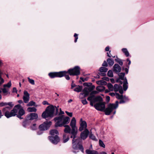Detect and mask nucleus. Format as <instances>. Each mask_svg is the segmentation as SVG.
<instances>
[{
    "label": "nucleus",
    "mask_w": 154,
    "mask_h": 154,
    "mask_svg": "<svg viewBox=\"0 0 154 154\" xmlns=\"http://www.w3.org/2000/svg\"><path fill=\"white\" fill-rule=\"evenodd\" d=\"M76 121L75 118L73 117L70 124L72 129L71 134L72 135L71 136V138H73V139L72 141L73 152L74 153H76L78 152L79 149H80L83 153L84 151L83 146L79 143H77V140L75 139L76 137L77 132V129L76 127Z\"/></svg>",
    "instance_id": "nucleus-1"
},
{
    "label": "nucleus",
    "mask_w": 154,
    "mask_h": 154,
    "mask_svg": "<svg viewBox=\"0 0 154 154\" xmlns=\"http://www.w3.org/2000/svg\"><path fill=\"white\" fill-rule=\"evenodd\" d=\"M12 107L7 106L3 109L2 111L4 113L5 116L8 118L17 115L18 117L21 119V116L25 113L22 107L20 104L14 106L13 109L10 111Z\"/></svg>",
    "instance_id": "nucleus-2"
},
{
    "label": "nucleus",
    "mask_w": 154,
    "mask_h": 154,
    "mask_svg": "<svg viewBox=\"0 0 154 154\" xmlns=\"http://www.w3.org/2000/svg\"><path fill=\"white\" fill-rule=\"evenodd\" d=\"M59 106L57 107L54 106L53 105H50L48 106L45 111L42 114V117L43 118H46L49 117H52L53 116L54 112L56 108V112L57 114L58 112Z\"/></svg>",
    "instance_id": "nucleus-3"
},
{
    "label": "nucleus",
    "mask_w": 154,
    "mask_h": 154,
    "mask_svg": "<svg viewBox=\"0 0 154 154\" xmlns=\"http://www.w3.org/2000/svg\"><path fill=\"white\" fill-rule=\"evenodd\" d=\"M118 102L116 101L115 104H109L108 107L104 110L105 114L107 115H109L112 111L118 107Z\"/></svg>",
    "instance_id": "nucleus-4"
},
{
    "label": "nucleus",
    "mask_w": 154,
    "mask_h": 154,
    "mask_svg": "<svg viewBox=\"0 0 154 154\" xmlns=\"http://www.w3.org/2000/svg\"><path fill=\"white\" fill-rule=\"evenodd\" d=\"M66 73V71L60 72H50L49 73L48 75L51 78L55 77H61L64 76Z\"/></svg>",
    "instance_id": "nucleus-5"
},
{
    "label": "nucleus",
    "mask_w": 154,
    "mask_h": 154,
    "mask_svg": "<svg viewBox=\"0 0 154 154\" xmlns=\"http://www.w3.org/2000/svg\"><path fill=\"white\" fill-rule=\"evenodd\" d=\"M95 88V86H92L89 87H85L83 89L82 93H81L79 95L80 97H82V96L85 97L89 94L90 92L92 91Z\"/></svg>",
    "instance_id": "nucleus-6"
},
{
    "label": "nucleus",
    "mask_w": 154,
    "mask_h": 154,
    "mask_svg": "<svg viewBox=\"0 0 154 154\" xmlns=\"http://www.w3.org/2000/svg\"><path fill=\"white\" fill-rule=\"evenodd\" d=\"M68 73L70 75H77L80 74V68L78 66L68 70Z\"/></svg>",
    "instance_id": "nucleus-7"
},
{
    "label": "nucleus",
    "mask_w": 154,
    "mask_h": 154,
    "mask_svg": "<svg viewBox=\"0 0 154 154\" xmlns=\"http://www.w3.org/2000/svg\"><path fill=\"white\" fill-rule=\"evenodd\" d=\"M51 125V122H45L43 124L39 126V129L41 131H45L47 130Z\"/></svg>",
    "instance_id": "nucleus-8"
},
{
    "label": "nucleus",
    "mask_w": 154,
    "mask_h": 154,
    "mask_svg": "<svg viewBox=\"0 0 154 154\" xmlns=\"http://www.w3.org/2000/svg\"><path fill=\"white\" fill-rule=\"evenodd\" d=\"M54 120L56 122L55 125V127H61L64 125L61 116L55 118Z\"/></svg>",
    "instance_id": "nucleus-9"
},
{
    "label": "nucleus",
    "mask_w": 154,
    "mask_h": 154,
    "mask_svg": "<svg viewBox=\"0 0 154 154\" xmlns=\"http://www.w3.org/2000/svg\"><path fill=\"white\" fill-rule=\"evenodd\" d=\"M94 107L98 110L102 111L105 109V105L103 103H99L95 104Z\"/></svg>",
    "instance_id": "nucleus-10"
},
{
    "label": "nucleus",
    "mask_w": 154,
    "mask_h": 154,
    "mask_svg": "<svg viewBox=\"0 0 154 154\" xmlns=\"http://www.w3.org/2000/svg\"><path fill=\"white\" fill-rule=\"evenodd\" d=\"M80 126L79 128V130L82 131L84 129H87V124L86 122L83 121L82 118H81L80 121Z\"/></svg>",
    "instance_id": "nucleus-11"
},
{
    "label": "nucleus",
    "mask_w": 154,
    "mask_h": 154,
    "mask_svg": "<svg viewBox=\"0 0 154 154\" xmlns=\"http://www.w3.org/2000/svg\"><path fill=\"white\" fill-rule=\"evenodd\" d=\"M48 138L51 142L54 144H57L60 141V139L58 136H49Z\"/></svg>",
    "instance_id": "nucleus-12"
},
{
    "label": "nucleus",
    "mask_w": 154,
    "mask_h": 154,
    "mask_svg": "<svg viewBox=\"0 0 154 154\" xmlns=\"http://www.w3.org/2000/svg\"><path fill=\"white\" fill-rule=\"evenodd\" d=\"M114 90L115 92L119 91L121 94H122L123 93L122 86L117 84H115L114 85Z\"/></svg>",
    "instance_id": "nucleus-13"
},
{
    "label": "nucleus",
    "mask_w": 154,
    "mask_h": 154,
    "mask_svg": "<svg viewBox=\"0 0 154 154\" xmlns=\"http://www.w3.org/2000/svg\"><path fill=\"white\" fill-rule=\"evenodd\" d=\"M89 134V131L87 129H85L84 131L82 132L80 136L81 138L83 140H85L88 137Z\"/></svg>",
    "instance_id": "nucleus-14"
},
{
    "label": "nucleus",
    "mask_w": 154,
    "mask_h": 154,
    "mask_svg": "<svg viewBox=\"0 0 154 154\" xmlns=\"http://www.w3.org/2000/svg\"><path fill=\"white\" fill-rule=\"evenodd\" d=\"M29 99V94L26 91L24 92V95L23 97V100L24 102L25 103H28Z\"/></svg>",
    "instance_id": "nucleus-15"
},
{
    "label": "nucleus",
    "mask_w": 154,
    "mask_h": 154,
    "mask_svg": "<svg viewBox=\"0 0 154 154\" xmlns=\"http://www.w3.org/2000/svg\"><path fill=\"white\" fill-rule=\"evenodd\" d=\"M27 117L29 120H33L37 119L38 116L36 113H31L27 116Z\"/></svg>",
    "instance_id": "nucleus-16"
},
{
    "label": "nucleus",
    "mask_w": 154,
    "mask_h": 154,
    "mask_svg": "<svg viewBox=\"0 0 154 154\" xmlns=\"http://www.w3.org/2000/svg\"><path fill=\"white\" fill-rule=\"evenodd\" d=\"M61 116L62 117V121H63L64 125L69 123L70 120L69 117L67 116L64 117L63 115Z\"/></svg>",
    "instance_id": "nucleus-17"
},
{
    "label": "nucleus",
    "mask_w": 154,
    "mask_h": 154,
    "mask_svg": "<svg viewBox=\"0 0 154 154\" xmlns=\"http://www.w3.org/2000/svg\"><path fill=\"white\" fill-rule=\"evenodd\" d=\"M8 105V106L13 107L14 106V104L12 102H10L8 103H4L2 102L0 103V106H3Z\"/></svg>",
    "instance_id": "nucleus-18"
},
{
    "label": "nucleus",
    "mask_w": 154,
    "mask_h": 154,
    "mask_svg": "<svg viewBox=\"0 0 154 154\" xmlns=\"http://www.w3.org/2000/svg\"><path fill=\"white\" fill-rule=\"evenodd\" d=\"M1 90L2 91L3 95L5 96L7 95L10 94L9 89L8 88H1Z\"/></svg>",
    "instance_id": "nucleus-19"
},
{
    "label": "nucleus",
    "mask_w": 154,
    "mask_h": 154,
    "mask_svg": "<svg viewBox=\"0 0 154 154\" xmlns=\"http://www.w3.org/2000/svg\"><path fill=\"white\" fill-rule=\"evenodd\" d=\"M64 126L65 127L64 130L65 133H71V129L69 126L68 125H65Z\"/></svg>",
    "instance_id": "nucleus-20"
},
{
    "label": "nucleus",
    "mask_w": 154,
    "mask_h": 154,
    "mask_svg": "<svg viewBox=\"0 0 154 154\" xmlns=\"http://www.w3.org/2000/svg\"><path fill=\"white\" fill-rule=\"evenodd\" d=\"M114 71L116 72H120L121 68L120 66L118 64H115L113 66Z\"/></svg>",
    "instance_id": "nucleus-21"
},
{
    "label": "nucleus",
    "mask_w": 154,
    "mask_h": 154,
    "mask_svg": "<svg viewBox=\"0 0 154 154\" xmlns=\"http://www.w3.org/2000/svg\"><path fill=\"white\" fill-rule=\"evenodd\" d=\"M50 134L51 135V136H58V132L56 130H52L50 131Z\"/></svg>",
    "instance_id": "nucleus-22"
},
{
    "label": "nucleus",
    "mask_w": 154,
    "mask_h": 154,
    "mask_svg": "<svg viewBox=\"0 0 154 154\" xmlns=\"http://www.w3.org/2000/svg\"><path fill=\"white\" fill-rule=\"evenodd\" d=\"M85 152L87 154H99L97 151L90 149H87Z\"/></svg>",
    "instance_id": "nucleus-23"
},
{
    "label": "nucleus",
    "mask_w": 154,
    "mask_h": 154,
    "mask_svg": "<svg viewBox=\"0 0 154 154\" xmlns=\"http://www.w3.org/2000/svg\"><path fill=\"white\" fill-rule=\"evenodd\" d=\"M69 139V136L68 135L64 134L63 135V142L64 143L67 142Z\"/></svg>",
    "instance_id": "nucleus-24"
},
{
    "label": "nucleus",
    "mask_w": 154,
    "mask_h": 154,
    "mask_svg": "<svg viewBox=\"0 0 154 154\" xmlns=\"http://www.w3.org/2000/svg\"><path fill=\"white\" fill-rule=\"evenodd\" d=\"M96 89L97 91L101 92L104 91L105 89V87L103 86L100 85L97 87Z\"/></svg>",
    "instance_id": "nucleus-25"
},
{
    "label": "nucleus",
    "mask_w": 154,
    "mask_h": 154,
    "mask_svg": "<svg viewBox=\"0 0 154 154\" xmlns=\"http://www.w3.org/2000/svg\"><path fill=\"white\" fill-rule=\"evenodd\" d=\"M128 97H127L125 96H124V97L123 96H122V99H121V100H120L119 102V103H124L125 102H126L127 101H128Z\"/></svg>",
    "instance_id": "nucleus-26"
},
{
    "label": "nucleus",
    "mask_w": 154,
    "mask_h": 154,
    "mask_svg": "<svg viewBox=\"0 0 154 154\" xmlns=\"http://www.w3.org/2000/svg\"><path fill=\"white\" fill-rule=\"evenodd\" d=\"M27 110L29 112H36L37 111V109L34 107H30L28 108Z\"/></svg>",
    "instance_id": "nucleus-27"
},
{
    "label": "nucleus",
    "mask_w": 154,
    "mask_h": 154,
    "mask_svg": "<svg viewBox=\"0 0 154 154\" xmlns=\"http://www.w3.org/2000/svg\"><path fill=\"white\" fill-rule=\"evenodd\" d=\"M96 83L99 85H105L106 83V82L103 80H101L97 81Z\"/></svg>",
    "instance_id": "nucleus-28"
},
{
    "label": "nucleus",
    "mask_w": 154,
    "mask_h": 154,
    "mask_svg": "<svg viewBox=\"0 0 154 154\" xmlns=\"http://www.w3.org/2000/svg\"><path fill=\"white\" fill-rule=\"evenodd\" d=\"M107 86L110 91H114V87L111 83H108L107 84Z\"/></svg>",
    "instance_id": "nucleus-29"
},
{
    "label": "nucleus",
    "mask_w": 154,
    "mask_h": 154,
    "mask_svg": "<svg viewBox=\"0 0 154 154\" xmlns=\"http://www.w3.org/2000/svg\"><path fill=\"white\" fill-rule=\"evenodd\" d=\"M128 83L127 81L125 80L124 81L123 85V89L124 91H125L127 90L128 88Z\"/></svg>",
    "instance_id": "nucleus-30"
},
{
    "label": "nucleus",
    "mask_w": 154,
    "mask_h": 154,
    "mask_svg": "<svg viewBox=\"0 0 154 154\" xmlns=\"http://www.w3.org/2000/svg\"><path fill=\"white\" fill-rule=\"evenodd\" d=\"M122 51L126 57L129 56V54L127 49L123 48L122 49Z\"/></svg>",
    "instance_id": "nucleus-31"
},
{
    "label": "nucleus",
    "mask_w": 154,
    "mask_h": 154,
    "mask_svg": "<svg viewBox=\"0 0 154 154\" xmlns=\"http://www.w3.org/2000/svg\"><path fill=\"white\" fill-rule=\"evenodd\" d=\"M107 61L109 65L110 66H112L114 63L113 60L110 58L108 59Z\"/></svg>",
    "instance_id": "nucleus-32"
},
{
    "label": "nucleus",
    "mask_w": 154,
    "mask_h": 154,
    "mask_svg": "<svg viewBox=\"0 0 154 154\" xmlns=\"http://www.w3.org/2000/svg\"><path fill=\"white\" fill-rule=\"evenodd\" d=\"M11 81L9 82L7 84L3 85V88H8L9 89L11 86Z\"/></svg>",
    "instance_id": "nucleus-33"
},
{
    "label": "nucleus",
    "mask_w": 154,
    "mask_h": 154,
    "mask_svg": "<svg viewBox=\"0 0 154 154\" xmlns=\"http://www.w3.org/2000/svg\"><path fill=\"white\" fill-rule=\"evenodd\" d=\"M82 89V87L79 86L77 87L74 89V91L77 92H79L81 91Z\"/></svg>",
    "instance_id": "nucleus-34"
},
{
    "label": "nucleus",
    "mask_w": 154,
    "mask_h": 154,
    "mask_svg": "<svg viewBox=\"0 0 154 154\" xmlns=\"http://www.w3.org/2000/svg\"><path fill=\"white\" fill-rule=\"evenodd\" d=\"M108 70L105 67H102L99 69V71L101 72H106Z\"/></svg>",
    "instance_id": "nucleus-35"
},
{
    "label": "nucleus",
    "mask_w": 154,
    "mask_h": 154,
    "mask_svg": "<svg viewBox=\"0 0 154 154\" xmlns=\"http://www.w3.org/2000/svg\"><path fill=\"white\" fill-rule=\"evenodd\" d=\"M125 73H120L119 74V76L120 79L124 80L125 78Z\"/></svg>",
    "instance_id": "nucleus-36"
},
{
    "label": "nucleus",
    "mask_w": 154,
    "mask_h": 154,
    "mask_svg": "<svg viewBox=\"0 0 154 154\" xmlns=\"http://www.w3.org/2000/svg\"><path fill=\"white\" fill-rule=\"evenodd\" d=\"M102 100V98L100 96H97L95 97H94V101H101Z\"/></svg>",
    "instance_id": "nucleus-37"
},
{
    "label": "nucleus",
    "mask_w": 154,
    "mask_h": 154,
    "mask_svg": "<svg viewBox=\"0 0 154 154\" xmlns=\"http://www.w3.org/2000/svg\"><path fill=\"white\" fill-rule=\"evenodd\" d=\"M35 103L33 101H30L27 104L28 106H32L35 105Z\"/></svg>",
    "instance_id": "nucleus-38"
},
{
    "label": "nucleus",
    "mask_w": 154,
    "mask_h": 154,
    "mask_svg": "<svg viewBox=\"0 0 154 154\" xmlns=\"http://www.w3.org/2000/svg\"><path fill=\"white\" fill-rule=\"evenodd\" d=\"M87 100L91 102L93 101H94V95H91L88 97Z\"/></svg>",
    "instance_id": "nucleus-39"
},
{
    "label": "nucleus",
    "mask_w": 154,
    "mask_h": 154,
    "mask_svg": "<svg viewBox=\"0 0 154 154\" xmlns=\"http://www.w3.org/2000/svg\"><path fill=\"white\" fill-rule=\"evenodd\" d=\"M107 75L109 77H112L113 76V74L112 71L110 70L107 73Z\"/></svg>",
    "instance_id": "nucleus-40"
},
{
    "label": "nucleus",
    "mask_w": 154,
    "mask_h": 154,
    "mask_svg": "<svg viewBox=\"0 0 154 154\" xmlns=\"http://www.w3.org/2000/svg\"><path fill=\"white\" fill-rule=\"evenodd\" d=\"M116 96L117 98L121 100L123 96L122 95H120L118 93H116Z\"/></svg>",
    "instance_id": "nucleus-41"
},
{
    "label": "nucleus",
    "mask_w": 154,
    "mask_h": 154,
    "mask_svg": "<svg viewBox=\"0 0 154 154\" xmlns=\"http://www.w3.org/2000/svg\"><path fill=\"white\" fill-rule=\"evenodd\" d=\"M99 144L100 146L102 147L103 148L105 147V144L101 140H99Z\"/></svg>",
    "instance_id": "nucleus-42"
},
{
    "label": "nucleus",
    "mask_w": 154,
    "mask_h": 154,
    "mask_svg": "<svg viewBox=\"0 0 154 154\" xmlns=\"http://www.w3.org/2000/svg\"><path fill=\"white\" fill-rule=\"evenodd\" d=\"M28 79L29 82L30 84L32 85H34L35 84L34 81L33 79H30L29 77H28Z\"/></svg>",
    "instance_id": "nucleus-43"
},
{
    "label": "nucleus",
    "mask_w": 154,
    "mask_h": 154,
    "mask_svg": "<svg viewBox=\"0 0 154 154\" xmlns=\"http://www.w3.org/2000/svg\"><path fill=\"white\" fill-rule=\"evenodd\" d=\"M31 129L32 130H35L37 128L36 125L35 124H33L31 126Z\"/></svg>",
    "instance_id": "nucleus-44"
},
{
    "label": "nucleus",
    "mask_w": 154,
    "mask_h": 154,
    "mask_svg": "<svg viewBox=\"0 0 154 154\" xmlns=\"http://www.w3.org/2000/svg\"><path fill=\"white\" fill-rule=\"evenodd\" d=\"M89 137L90 138L92 139L93 140H96V137L95 136L92 134H91L89 135Z\"/></svg>",
    "instance_id": "nucleus-45"
},
{
    "label": "nucleus",
    "mask_w": 154,
    "mask_h": 154,
    "mask_svg": "<svg viewBox=\"0 0 154 154\" xmlns=\"http://www.w3.org/2000/svg\"><path fill=\"white\" fill-rule=\"evenodd\" d=\"M65 113L67 114V115L70 117H72V112H68L67 111H66Z\"/></svg>",
    "instance_id": "nucleus-46"
},
{
    "label": "nucleus",
    "mask_w": 154,
    "mask_h": 154,
    "mask_svg": "<svg viewBox=\"0 0 154 154\" xmlns=\"http://www.w3.org/2000/svg\"><path fill=\"white\" fill-rule=\"evenodd\" d=\"M74 37H75V40H74V42H76L78 39V35L76 33H75L74 35Z\"/></svg>",
    "instance_id": "nucleus-47"
},
{
    "label": "nucleus",
    "mask_w": 154,
    "mask_h": 154,
    "mask_svg": "<svg viewBox=\"0 0 154 154\" xmlns=\"http://www.w3.org/2000/svg\"><path fill=\"white\" fill-rule=\"evenodd\" d=\"M66 73L64 76H65L66 79L67 80H69L70 79V77H69V76L68 75H66L67 74V73H68V71H67V72L66 71Z\"/></svg>",
    "instance_id": "nucleus-48"
},
{
    "label": "nucleus",
    "mask_w": 154,
    "mask_h": 154,
    "mask_svg": "<svg viewBox=\"0 0 154 154\" xmlns=\"http://www.w3.org/2000/svg\"><path fill=\"white\" fill-rule=\"evenodd\" d=\"M82 102L84 105L88 103L86 99L82 100Z\"/></svg>",
    "instance_id": "nucleus-49"
},
{
    "label": "nucleus",
    "mask_w": 154,
    "mask_h": 154,
    "mask_svg": "<svg viewBox=\"0 0 154 154\" xmlns=\"http://www.w3.org/2000/svg\"><path fill=\"white\" fill-rule=\"evenodd\" d=\"M42 104L44 105H49V104L48 103V102L46 101H44L43 102H42Z\"/></svg>",
    "instance_id": "nucleus-50"
},
{
    "label": "nucleus",
    "mask_w": 154,
    "mask_h": 154,
    "mask_svg": "<svg viewBox=\"0 0 154 154\" xmlns=\"http://www.w3.org/2000/svg\"><path fill=\"white\" fill-rule=\"evenodd\" d=\"M102 65L103 66H107V63L106 61H104Z\"/></svg>",
    "instance_id": "nucleus-51"
},
{
    "label": "nucleus",
    "mask_w": 154,
    "mask_h": 154,
    "mask_svg": "<svg viewBox=\"0 0 154 154\" xmlns=\"http://www.w3.org/2000/svg\"><path fill=\"white\" fill-rule=\"evenodd\" d=\"M118 62L119 63V64L121 65L122 66L123 65V62L122 61L120 60L119 61H118Z\"/></svg>",
    "instance_id": "nucleus-52"
},
{
    "label": "nucleus",
    "mask_w": 154,
    "mask_h": 154,
    "mask_svg": "<svg viewBox=\"0 0 154 154\" xmlns=\"http://www.w3.org/2000/svg\"><path fill=\"white\" fill-rule=\"evenodd\" d=\"M64 112L63 111L61 110V109H60V114H64Z\"/></svg>",
    "instance_id": "nucleus-53"
},
{
    "label": "nucleus",
    "mask_w": 154,
    "mask_h": 154,
    "mask_svg": "<svg viewBox=\"0 0 154 154\" xmlns=\"http://www.w3.org/2000/svg\"><path fill=\"white\" fill-rule=\"evenodd\" d=\"M109 95L112 96H114L116 95V94L114 93H110L109 94Z\"/></svg>",
    "instance_id": "nucleus-54"
},
{
    "label": "nucleus",
    "mask_w": 154,
    "mask_h": 154,
    "mask_svg": "<svg viewBox=\"0 0 154 154\" xmlns=\"http://www.w3.org/2000/svg\"><path fill=\"white\" fill-rule=\"evenodd\" d=\"M106 100L107 101H109L110 100V97L109 96H107L106 97Z\"/></svg>",
    "instance_id": "nucleus-55"
},
{
    "label": "nucleus",
    "mask_w": 154,
    "mask_h": 154,
    "mask_svg": "<svg viewBox=\"0 0 154 154\" xmlns=\"http://www.w3.org/2000/svg\"><path fill=\"white\" fill-rule=\"evenodd\" d=\"M109 47L107 46L105 48V50L106 51H109Z\"/></svg>",
    "instance_id": "nucleus-56"
},
{
    "label": "nucleus",
    "mask_w": 154,
    "mask_h": 154,
    "mask_svg": "<svg viewBox=\"0 0 154 154\" xmlns=\"http://www.w3.org/2000/svg\"><path fill=\"white\" fill-rule=\"evenodd\" d=\"M17 90L16 88H13V92H17Z\"/></svg>",
    "instance_id": "nucleus-57"
},
{
    "label": "nucleus",
    "mask_w": 154,
    "mask_h": 154,
    "mask_svg": "<svg viewBox=\"0 0 154 154\" xmlns=\"http://www.w3.org/2000/svg\"><path fill=\"white\" fill-rule=\"evenodd\" d=\"M97 93V91H94L92 92L91 93V94H96Z\"/></svg>",
    "instance_id": "nucleus-58"
},
{
    "label": "nucleus",
    "mask_w": 154,
    "mask_h": 154,
    "mask_svg": "<svg viewBox=\"0 0 154 154\" xmlns=\"http://www.w3.org/2000/svg\"><path fill=\"white\" fill-rule=\"evenodd\" d=\"M110 51H109V53L107 52V56L109 57H111V56L110 55Z\"/></svg>",
    "instance_id": "nucleus-59"
},
{
    "label": "nucleus",
    "mask_w": 154,
    "mask_h": 154,
    "mask_svg": "<svg viewBox=\"0 0 154 154\" xmlns=\"http://www.w3.org/2000/svg\"><path fill=\"white\" fill-rule=\"evenodd\" d=\"M127 61L128 62V64L129 65H130V64H131V61L130 60L128 59H127Z\"/></svg>",
    "instance_id": "nucleus-60"
},
{
    "label": "nucleus",
    "mask_w": 154,
    "mask_h": 154,
    "mask_svg": "<svg viewBox=\"0 0 154 154\" xmlns=\"http://www.w3.org/2000/svg\"><path fill=\"white\" fill-rule=\"evenodd\" d=\"M110 81L111 82L113 83H114V80L113 79H110Z\"/></svg>",
    "instance_id": "nucleus-61"
},
{
    "label": "nucleus",
    "mask_w": 154,
    "mask_h": 154,
    "mask_svg": "<svg viewBox=\"0 0 154 154\" xmlns=\"http://www.w3.org/2000/svg\"><path fill=\"white\" fill-rule=\"evenodd\" d=\"M75 84H73V82L72 83V85H71V88H73L75 87Z\"/></svg>",
    "instance_id": "nucleus-62"
},
{
    "label": "nucleus",
    "mask_w": 154,
    "mask_h": 154,
    "mask_svg": "<svg viewBox=\"0 0 154 154\" xmlns=\"http://www.w3.org/2000/svg\"><path fill=\"white\" fill-rule=\"evenodd\" d=\"M18 102L19 103H23V101L22 100H19L18 101Z\"/></svg>",
    "instance_id": "nucleus-63"
},
{
    "label": "nucleus",
    "mask_w": 154,
    "mask_h": 154,
    "mask_svg": "<svg viewBox=\"0 0 154 154\" xmlns=\"http://www.w3.org/2000/svg\"><path fill=\"white\" fill-rule=\"evenodd\" d=\"M107 154L106 153L104 152H101L100 154Z\"/></svg>",
    "instance_id": "nucleus-64"
}]
</instances>
